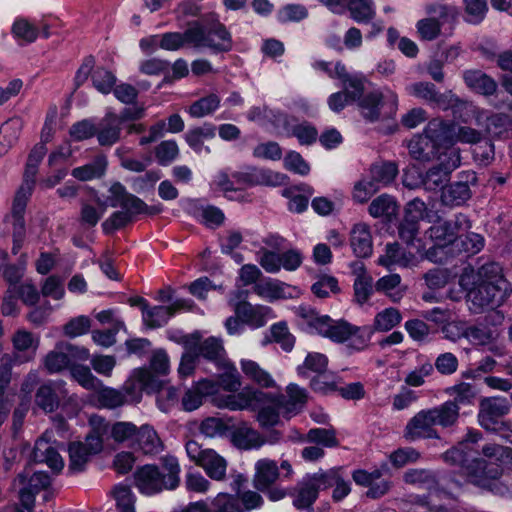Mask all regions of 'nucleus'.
<instances>
[{"label":"nucleus","instance_id":"4c0bfd02","mask_svg":"<svg viewBox=\"0 0 512 512\" xmlns=\"http://www.w3.org/2000/svg\"><path fill=\"white\" fill-rule=\"evenodd\" d=\"M471 195L467 182H454L442 188L441 203L448 207L461 206L471 198Z\"/></svg>","mask_w":512,"mask_h":512},{"label":"nucleus","instance_id":"4d7b16f0","mask_svg":"<svg viewBox=\"0 0 512 512\" xmlns=\"http://www.w3.org/2000/svg\"><path fill=\"white\" fill-rule=\"evenodd\" d=\"M254 411H258L256 419L259 425L264 428H271L276 426L280 421L281 407L275 404V401H269L261 405Z\"/></svg>","mask_w":512,"mask_h":512},{"label":"nucleus","instance_id":"39448f33","mask_svg":"<svg viewBox=\"0 0 512 512\" xmlns=\"http://www.w3.org/2000/svg\"><path fill=\"white\" fill-rule=\"evenodd\" d=\"M432 226L425 232V235L434 243V247L426 252L428 259L433 260L436 247H446L455 244L458 235L471 228V222L463 213H457L451 219H442L438 214L434 217Z\"/></svg>","mask_w":512,"mask_h":512},{"label":"nucleus","instance_id":"603ef678","mask_svg":"<svg viewBox=\"0 0 512 512\" xmlns=\"http://www.w3.org/2000/svg\"><path fill=\"white\" fill-rule=\"evenodd\" d=\"M70 374L86 390L96 391L102 386V381L92 374L88 366L72 365Z\"/></svg>","mask_w":512,"mask_h":512},{"label":"nucleus","instance_id":"f03ea898","mask_svg":"<svg viewBox=\"0 0 512 512\" xmlns=\"http://www.w3.org/2000/svg\"><path fill=\"white\" fill-rule=\"evenodd\" d=\"M500 272L501 268L496 263H489L480 268V276L486 279L479 282L467 294L471 304L470 309L474 313L507 306V287Z\"/></svg>","mask_w":512,"mask_h":512},{"label":"nucleus","instance_id":"49530a36","mask_svg":"<svg viewBox=\"0 0 512 512\" xmlns=\"http://www.w3.org/2000/svg\"><path fill=\"white\" fill-rule=\"evenodd\" d=\"M398 206L393 197L382 194L375 198L368 207V212L373 218L391 219L396 215Z\"/></svg>","mask_w":512,"mask_h":512},{"label":"nucleus","instance_id":"6e6d98bb","mask_svg":"<svg viewBox=\"0 0 512 512\" xmlns=\"http://www.w3.org/2000/svg\"><path fill=\"white\" fill-rule=\"evenodd\" d=\"M138 427L132 422L119 421L110 428L111 437L117 443H127L130 447H134V441Z\"/></svg>","mask_w":512,"mask_h":512},{"label":"nucleus","instance_id":"393cba45","mask_svg":"<svg viewBox=\"0 0 512 512\" xmlns=\"http://www.w3.org/2000/svg\"><path fill=\"white\" fill-rule=\"evenodd\" d=\"M96 136L100 146L111 147L120 140L121 125L117 114L107 113L98 124H96Z\"/></svg>","mask_w":512,"mask_h":512},{"label":"nucleus","instance_id":"c85d7f7f","mask_svg":"<svg viewBox=\"0 0 512 512\" xmlns=\"http://www.w3.org/2000/svg\"><path fill=\"white\" fill-rule=\"evenodd\" d=\"M279 477L277 462L268 458L259 459L255 463L254 486L259 491L268 490Z\"/></svg>","mask_w":512,"mask_h":512},{"label":"nucleus","instance_id":"4be33fe9","mask_svg":"<svg viewBox=\"0 0 512 512\" xmlns=\"http://www.w3.org/2000/svg\"><path fill=\"white\" fill-rule=\"evenodd\" d=\"M160 376L149 369L139 368L133 372L132 377L125 383L124 388L129 394L141 391L147 393L158 392L164 384Z\"/></svg>","mask_w":512,"mask_h":512},{"label":"nucleus","instance_id":"412c9836","mask_svg":"<svg viewBox=\"0 0 512 512\" xmlns=\"http://www.w3.org/2000/svg\"><path fill=\"white\" fill-rule=\"evenodd\" d=\"M236 316L245 324L259 328L264 326L269 319L274 318L273 311L268 306L252 305L249 302L241 301L234 305Z\"/></svg>","mask_w":512,"mask_h":512},{"label":"nucleus","instance_id":"3c124183","mask_svg":"<svg viewBox=\"0 0 512 512\" xmlns=\"http://www.w3.org/2000/svg\"><path fill=\"white\" fill-rule=\"evenodd\" d=\"M69 452V466L68 471L71 473H78L84 471L86 464L92 456L86 451L82 442H72L68 448Z\"/></svg>","mask_w":512,"mask_h":512},{"label":"nucleus","instance_id":"8fccbe9b","mask_svg":"<svg viewBox=\"0 0 512 512\" xmlns=\"http://www.w3.org/2000/svg\"><path fill=\"white\" fill-rule=\"evenodd\" d=\"M15 482L31 489L35 493H39L50 485L51 479L46 472L38 471L30 474L29 471L25 470L23 473L18 474Z\"/></svg>","mask_w":512,"mask_h":512},{"label":"nucleus","instance_id":"1a4fd4ad","mask_svg":"<svg viewBox=\"0 0 512 512\" xmlns=\"http://www.w3.org/2000/svg\"><path fill=\"white\" fill-rule=\"evenodd\" d=\"M185 450L189 459L201 467L209 478L215 481H223L226 478L228 463L215 450L203 448L195 440L187 441Z\"/></svg>","mask_w":512,"mask_h":512},{"label":"nucleus","instance_id":"b1692460","mask_svg":"<svg viewBox=\"0 0 512 512\" xmlns=\"http://www.w3.org/2000/svg\"><path fill=\"white\" fill-rule=\"evenodd\" d=\"M32 456L35 462L45 463L55 473H59L64 467L61 455L49 440L46 439V434L35 442Z\"/></svg>","mask_w":512,"mask_h":512},{"label":"nucleus","instance_id":"6ab92c4d","mask_svg":"<svg viewBox=\"0 0 512 512\" xmlns=\"http://www.w3.org/2000/svg\"><path fill=\"white\" fill-rule=\"evenodd\" d=\"M134 484L146 495H152L166 489L165 475L155 465H144L134 472Z\"/></svg>","mask_w":512,"mask_h":512},{"label":"nucleus","instance_id":"c756f323","mask_svg":"<svg viewBox=\"0 0 512 512\" xmlns=\"http://www.w3.org/2000/svg\"><path fill=\"white\" fill-rule=\"evenodd\" d=\"M89 423L91 431L85 437V442L82 443L86 451L95 455L103 449L104 436L109 431V425L103 417L97 415L92 416Z\"/></svg>","mask_w":512,"mask_h":512},{"label":"nucleus","instance_id":"a211bd4d","mask_svg":"<svg viewBox=\"0 0 512 512\" xmlns=\"http://www.w3.org/2000/svg\"><path fill=\"white\" fill-rule=\"evenodd\" d=\"M361 328L345 320L331 321L326 338L335 343H344L351 340V347L361 350L367 345V339L360 335Z\"/></svg>","mask_w":512,"mask_h":512},{"label":"nucleus","instance_id":"864d4df0","mask_svg":"<svg viewBox=\"0 0 512 512\" xmlns=\"http://www.w3.org/2000/svg\"><path fill=\"white\" fill-rule=\"evenodd\" d=\"M342 471V467H333L328 470H323V474L332 473L333 475V479L328 481L330 484H327V489L335 486L332 498L336 502L343 500L351 491L350 483L343 478Z\"/></svg>","mask_w":512,"mask_h":512},{"label":"nucleus","instance_id":"79ce46f5","mask_svg":"<svg viewBox=\"0 0 512 512\" xmlns=\"http://www.w3.org/2000/svg\"><path fill=\"white\" fill-rule=\"evenodd\" d=\"M221 98L211 93L194 101L186 110L191 118L199 119L212 115L219 107Z\"/></svg>","mask_w":512,"mask_h":512},{"label":"nucleus","instance_id":"c03bdc74","mask_svg":"<svg viewBox=\"0 0 512 512\" xmlns=\"http://www.w3.org/2000/svg\"><path fill=\"white\" fill-rule=\"evenodd\" d=\"M172 317V308L168 306H148L144 308L142 320L144 325L150 329L165 326Z\"/></svg>","mask_w":512,"mask_h":512},{"label":"nucleus","instance_id":"e2e57ef3","mask_svg":"<svg viewBox=\"0 0 512 512\" xmlns=\"http://www.w3.org/2000/svg\"><path fill=\"white\" fill-rule=\"evenodd\" d=\"M434 217H437V212L428 211L426 204L418 198L413 199L406 206L404 218L418 224L423 219L432 222Z\"/></svg>","mask_w":512,"mask_h":512},{"label":"nucleus","instance_id":"6e6552de","mask_svg":"<svg viewBox=\"0 0 512 512\" xmlns=\"http://www.w3.org/2000/svg\"><path fill=\"white\" fill-rule=\"evenodd\" d=\"M442 120L430 121L421 135L414 136L408 143L409 154L420 162L432 160L439 152L440 146L446 144L442 132Z\"/></svg>","mask_w":512,"mask_h":512},{"label":"nucleus","instance_id":"13d9d810","mask_svg":"<svg viewBox=\"0 0 512 512\" xmlns=\"http://www.w3.org/2000/svg\"><path fill=\"white\" fill-rule=\"evenodd\" d=\"M95 392L98 404L104 408L115 409L122 406L126 402V397L121 391L114 388L105 387L103 384L101 388Z\"/></svg>","mask_w":512,"mask_h":512},{"label":"nucleus","instance_id":"9b49d317","mask_svg":"<svg viewBox=\"0 0 512 512\" xmlns=\"http://www.w3.org/2000/svg\"><path fill=\"white\" fill-rule=\"evenodd\" d=\"M32 190L33 181L26 180L22 183L15 194L11 214L6 217V220L11 221L13 226L12 253L14 255L18 254L22 248L26 236L24 214L28 199L32 194Z\"/></svg>","mask_w":512,"mask_h":512},{"label":"nucleus","instance_id":"f704fd0d","mask_svg":"<svg viewBox=\"0 0 512 512\" xmlns=\"http://www.w3.org/2000/svg\"><path fill=\"white\" fill-rule=\"evenodd\" d=\"M463 79L471 90L484 96L493 95L497 90L496 81L480 70L465 71Z\"/></svg>","mask_w":512,"mask_h":512},{"label":"nucleus","instance_id":"680f3d73","mask_svg":"<svg viewBox=\"0 0 512 512\" xmlns=\"http://www.w3.org/2000/svg\"><path fill=\"white\" fill-rule=\"evenodd\" d=\"M288 286L278 280L267 279L257 283L254 287L255 292L269 300H275L285 297V290Z\"/></svg>","mask_w":512,"mask_h":512},{"label":"nucleus","instance_id":"ddd939ff","mask_svg":"<svg viewBox=\"0 0 512 512\" xmlns=\"http://www.w3.org/2000/svg\"><path fill=\"white\" fill-rule=\"evenodd\" d=\"M232 178L235 180L236 185L241 186H256L264 185L277 187L284 185L288 177L280 172L270 169L250 167L246 171L232 173Z\"/></svg>","mask_w":512,"mask_h":512},{"label":"nucleus","instance_id":"c9c22d12","mask_svg":"<svg viewBox=\"0 0 512 512\" xmlns=\"http://www.w3.org/2000/svg\"><path fill=\"white\" fill-rule=\"evenodd\" d=\"M240 368L244 376L252 383L261 388H273L276 382L272 375L262 368L256 361L250 359H242Z\"/></svg>","mask_w":512,"mask_h":512},{"label":"nucleus","instance_id":"e433bc0d","mask_svg":"<svg viewBox=\"0 0 512 512\" xmlns=\"http://www.w3.org/2000/svg\"><path fill=\"white\" fill-rule=\"evenodd\" d=\"M107 166V156L98 154L91 162L72 169L71 175L79 181L99 179L105 175Z\"/></svg>","mask_w":512,"mask_h":512},{"label":"nucleus","instance_id":"20e7f679","mask_svg":"<svg viewBox=\"0 0 512 512\" xmlns=\"http://www.w3.org/2000/svg\"><path fill=\"white\" fill-rule=\"evenodd\" d=\"M482 455L487 460H476L469 467L476 485L486 486L488 480H496L503 473V465H512V448L495 443H488L482 447Z\"/></svg>","mask_w":512,"mask_h":512},{"label":"nucleus","instance_id":"052dcab7","mask_svg":"<svg viewBox=\"0 0 512 512\" xmlns=\"http://www.w3.org/2000/svg\"><path fill=\"white\" fill-rule=\"evenodd\" d=\"M401 320V313L396 308L390 307L375 315L373 327L376 331L386 332L397 326Z\"/></svg>","mask_w":512,"mask_h":512},{"label":"nucleus","instance_id":"f257e3e1","mask_svg":"<svg viewBox=\"0 0 512 512\" xmlns=\"http://www.w3.org/2000/svg\"><path fill=\"white\" fill-rule=\"evenodd\" d=\"M287 395L263 392L252 386H246L238 394L228 395L217 399L220 409L230 411L255 410L269 401L281 407L286 418L302 411L307 402V391L297 384L291 383L286 387Z\"/></svg>","mask_w":512,"mask_h":512},{"label":"nucleus","instance_id":"473e14b6","mask_svg":"<svg viewBox=\"0 0 512 512\" xmlns=\"http://www.w3.org/2000/svg\"><path fill=\"white\" fill-rule=\"evenodd\" d=\"M297 314L303 319V324L306 325L309 333L326 338L332 318L328 315H320L314 309L305 306H300Z\"/></svg>","mask_w":512,"mask_h":512},{"label":"nucleus","instance_id":"de8ad7c7","mask_svg":"<svg viewBox=\"0 0 512 512\" xmlns=\"http://www.w3.org/2000/svg\"><path fill=\"white\" fill-rule=\"evenodd\" d=\"M35 403L45 412H53L59 406V397L56 394L54 384L41 385L35 394Z\"/></svg>","mask_w":512,"mask_h":512},{"label":"nucleus","instance_id":"7c9ffc66","mask_svg":"<svg viewBox=\"0 0 512 512\" xmlns=\"http://www.w3.org/2000/svg\"><path fill=\"white\" fill-rule=\"evenodd\" d=\"M216 136V126L212 123L205 122L201 126L190 128L185 133V141L188 146L197 154L205 151L207 154L211 152L208 146L204 145L205 140L213 139Z\"/></svg>","mask_w":512,"mask_h":512},{"label":"nucleus","instance_id":"09e8293b","mask_svg":"<svg viewBox=\"0 0 512 512\" xmlns=\"http://www.w3.org/2000/svg\"><path fill=\"white\" fill-rule=\"evenodd\" d=\"M406 484L430 490L437 484L435 474L427 469H409L403 475Z\"/></svg>","mask_w":512,"mask_h":512},{"label":"nucleus","instance_id":"f8f14e48","mask_svg":"<svg viewBox=\"0 0 512 512\" xmlns=\"http://www.w3.org/2000/svg\"><path fill=\"white\" fill-rule=\"evenodd\" d=\"M426 13L431 17L418 20L416 30L421 40L433 41L440 36L442 25L448 19L456 18L457 9L454 6L433 3L426 6Z\"/></svg>","mask_w":512,"mask_h":512},{"label":"nucleus","instance_id":"72a5a7b5","mask_svg":"<svg viewBox=\"0 0 512 512\" xmlns=\"http://www.w3.org/2000/svg\"><path fill=\"white\" fill-rule=\"evenodd\" d=\"M134 447H137L144 454L154 455L162 451L163 444L153 426L144 424L138 427Z\"/></svg>","mask_w":512,"mask_h":512},{"label":"nucleus","instance_id":"4468645a","mask_svg":"<svg viewBox=\"0 0 512 512\" xmlns=\"http://www.w3.org/2000/svg\"><path fill=\"white\" fill-rule=\"evenodd\" d=\"M439 160V164L431 167L422 180L426 190L443 188V184L449 179L450 173L460 165L458 153L452 150L441 153Z\"/></svg>","mask_w":512,"mask_h":512},{"label":"nucleus","instance_id":"0eeeda50","mask_svg":"<svg viewBox=\"0 0 512 512\" xmlns=\"http://www.w3.org/2000/svg\"><path fill=\"white\" fill-rule=\"evenodd\" d=\"M360 113L369 122L392 119L398 110V96L390 89L374 90L358 102Z\"/></svg>","mask_w":512,"mask_h":512},{"label":"nucleus","instance_id":"a878e982","mask_svg":"<svg viewBox=\"0 0 512 512\" xmlns=\"http://www.w3.org/2000/svg\"><path fill=\"white\" fill-rule=\"evenodd\" d=\"M350 246L359 258H367L373 252V240L370 226L366 223H356L350 231Z\"/></svg>","mask_w":512,"mask_h":512},{"label":"nucleus","instance_id":"423d86ee","mask_svg":"<svg viewBox=\"0 0 512 512\" xmlns=\"http://www.w3.org/2000/svg\"><path fill=\"white\" fill-rule=\"evenodd\" d=\"M182 34L184 44L195 48L206 47L216 52H223L229 51L232 47L231 35L220 23L206 30L198 22H195Z\"/></svg>","mask_w":512,"mask_h":512},{"label":"nucleus","instance_id":"bb28decb","mask_svg":"<svg viewBox=\"0 0 512 512\" xmlns=\"http://www.w3.org/2000/svg\"><path fill=\"white\" fill-rule=\"evenodd\" d=\"M216 385L212 383V379H202L197 381L190 389H188L183 398L182 406L185 411H194L198 409L203 402L204 397L215 394Z\"/></svg>","mask_w":512,"mask_h":512},{"label":"nucleus","instance_id":"cd10ccee","mask_svg":"<svg viewBox=\"0 0 512 512\" xmlns=\"http://www.w3.org/2000/svg\"><path fill=\"white\" fill-rule=\"evenodd\" d=\"M212 383L216 385L215 394L212 395V401L218 408H220L217 405L218 398L238 394L244 389H241V376L235 367L220 374L217 380H212Z\"/></svg>","mask_w":512,"mask_h":512},{"label":"nucleus","instance_id":"ea45409f","mask_svg":"<svg viewBox=\"0 0 512 512\" xmlns=\"http://www.w3.org/2000/svg\"><path fill=\"white\" fill-rule=\"evenodd\" d=\"M23 128L21 118L13 117L4 122L0 127V156L5 154L18 141Z\"/></svg>","mask_w":512,"mask_h":512},{"label":"nucleus","instance_id":"bf43d9fd","mask_svg":"<svg viewBox=\"0 0 512 512\" xmlns=\"http://www.w3.org/2000/svg\"><path fill=\"white\" fill-rule=\"evenodd\" d=\"M198 357L202 356L209 361H219L224 355V347L220 339L209 337L203 341L199 338L197 345Z\"/></svg>","mask_w":512,"mask_h":512},{"label":"nucleus","instance_id":"dca6fc26","mask_svg":"<svg viewBox=\"0 0 512 512\" xmlns=\"http://www.w3.org/2000/svg\"><path fill=\"white\" fill-rule=\"evenodd\" d=\"M382 469L376 468L369 472L364 469H357L352 472L354 482L362 487H367L366 496L371 499H379L386 495L391 487L392 482L382 478Z\"/></svg>","mask_w":512,"mask_h":512},{"label":"nucleus","instance_id":"9d476101","mask_svg":"<svg viewBox=\"0 0 512 512\" xmlns=\"http://www.w3.org/2000/svg\"><path fill=\"white\" fill-rule=\"evenodd\" d=\"M332 476V473L323 474V469L305 474L294 488L293 505L299 510L312 511L319 492L327 489V484H330L328 481L333 479Z\"/></svg>","mask_w":512,"mask_h":512},{"label":"nucleus","instance_id":"a19ab883","mask_svg":"<svg viewBox=\"0 0 512 512\" xmlns=\"http://www.w3.org/2000/svg\"><path fill=\"white\" fill-rule=\"evenodd\" d=\"M350 18L358 24L370 23L376 16L373 0H347Z\"/></svg>","mask_w":512,"mask_h":512},{"label":"nucleus","instance_id":"aec40b11","mask_svg":"<svg viewBox=\"0 0 512 512\" xmlns=\"http://www.w3.org/2000/svg\"><path fill=\"white\" fill-rule=\"evenodd\" d=\"M480 438H481L480 433L470 431L468 433L467 439L465 441L459 443L458 446L449 449L443 455L444 460L446 462H449L453 465H458V466L464 468L470 481L474 484H475V481L473 479V476L469 472V467L474 463V461L487 460V458L484 456V458H475V459L470 460V455L468 453V449H469L470 443H476V442H478V440Z\"/></svg>","mask_w":512,"mask_h":512},{"label":"nucleus","instance_id":"5fc2aeb1","mask_svg":"<svg viewBox=\"0 0 512 512\" xmlns=\"http://www.w3.org/2000/svg\"><path fill=\"white\" fill-rule=\"evenodd\" d=\"M397 173V166L391 162L374 164L370 168V178L379 188L393 182Z\"/></svg>","mask_w":512,"mask_h":512},{"label":"nucleus","instance_id":"69168bd1","mask_svg":"<svg viewBox=\"0 0 512 512\" xmlns=\"http://www.w3.org/2000/svg\"><path fill=\"white\" fill-rule=\"evenodd\" d=\"M179 147L175 140H165L155 147V158L161 166H168L179 156Z\"/></svg>","mask_w":512,"mask_h":512},{"label":"nucleus","instance_id":"5701e85b","mask_svg":"<svg viewBox=\"0 0 512 512\" xmlns=\"http://www.w3.org/2000/svg\"><path fill=\"white\" fill-rule=\"evenodd\" d=\"M230 439L232 444L241 450L259 449L266 443V439L245 422L231 431Z\"/></svg>","mask_w":512,"mask_h":512},{"label":"nucleus","instance_id":"338daca9","mask_svg":"<svg viewBox=\"0 0 512 512\" xmlns=\"http://www.w3.org/2000/svg\"><path fill=\"white\" fill-rule=\"evenodd\" d=\"M117 512H135V495L130 487L117 485L113 490Z\"/></svg>","mask_w":512,"mask_h":512},{"label":"nucleus","instance_id":"7ed1b4c3","mask_svg":"<svg viewBox=\"0 0 512 512\" xmlns=\"http://www.w3.org/2000/svg\"><path fill=\"white\" fill-rule=\"evenodd\" d=\"M107 202L113 208L121 210L113 212L103 223V231L107 234L125 227L140 214L150 212L149 206L139 197L127 191L120 182L113 183L109 190Z\"/></svg>","mask_w":512,"mask_h":512},{"label":"nucleus","instance_id":"a18cd8bd","mask_svg":"<svg viewBox=\"0 0 512 512\" xmlns=\"http://www.w3.org/2000/svg\"><path fill=\"white\" fill-rule=\"evenodd\" d=\"M11 33L20 45H27L37 40L39 29L26 18L19 17L13 23Z\"/></svg>","mask_w":512,"mask_h":512},{"label":"nucleus","instance_id":"37998d69","mask_svg":"<svg viewBox=\"0 0 512 512\" xmlns=\"http://www.w3.org/2000/svg\"><path fill=\"white\" fill-rule=\"evenodd\" d=\"M406 92L416 98L422 99L428 103L440 106L444 103V96L439 93L433 83L416 82L406 87Z\"/></svg>","mask_w":512,"mask_h":512},{"label":"nucleus","instance_id":"2f4dec72","mask_svg":"<svg viewBox=\"0 0 512 512\" xmlns=\"http://www.w3.org/2000/svg\"><path fill=\"white\" fill-rule=\"evenodd\" d=\"M445 143L461 142L467 144H476L482 140V133L478 130L468 127L460 126L454 123L442 121Z\"/></svg>","mask_w":512,"mask_h":512},{"label":"nucleus","instance_id":"2eb2a0df","mask_svg":"<svg viewBox=\"0 0 512 512\" xmlns=\"http://www.w3.org/2000/svg\"><path fill=\"white\" fill-rule=\"evenodd\" d=\"M403 437L409 442L420 439H440L428 409L420 410L409 419L404 428Z\"/></svg>","mask_w":512,"mask_h":512},{"label":"nucleus","instance_id":"58836bf2","mask_svg":"<svg viewBox=\"0 0 512 512\" xmlns=\"http://www.w3.org/2000/svg\"><path fill=\"white\" fill-rule=\"evenodd\" d=\"M435 426H441L442 428H450L457 424L459 419L460 407L456 405V402L445 401L444 403L428 408Z\"/></svg>","mask_w":512,"mask_h":512},{"label":"nucleus","instance_id":"0e129e2a","mask_svg":"<svg viewBox=\"0 0 512 512\" xmlns=\"http://www.w3.org/2000/svg\"><path fill=\"white\" fill-rule=\"evenodd\" d=\"M8 254L1 252L0 256V274L9 284V287H16V284L22 279L25 272L24 265L6 263Z\"/></svg>","mask_w":512,"mask_h":512},{"label":"nucleus","instance_id":"f3484780","mask_svg":"<svg viewBox=\"0 0 512 512\" xmlns=\"http://www.w3.org/2000/svg\"><path fill=\"white\" fill-rule=\"evenodd\" d=\"M477 125L485 120L486 134L492 138L507 139L512 135V119L505 113L487 115L483 109L473 108Z\"/></svg>","mask_w":512,"mask_h":512},{"label":"nucleus","instance_id":"774afa93","mask_svg":"<svg viewBox=\"0 0 512 512\" xmlns=\"http://www.w3.org/2000/svg\"><path fill=\"white\" fill-rule=\"evenodd\" d=\"M290 134L297 138L301 145L310 146L318 139V131L316 127L307 122H301L291 126Z\"/></svg>","mask_w":512,"mask_h":512}]
</instances>
